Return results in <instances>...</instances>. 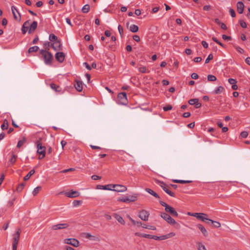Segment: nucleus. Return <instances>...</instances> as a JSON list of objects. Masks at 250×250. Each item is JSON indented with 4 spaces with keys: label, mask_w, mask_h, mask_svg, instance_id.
Listing matches in <instances>:
<instances>
[{
    "label": "nucleus",
    "mask_w": 250,
    "mask_h": 250,
    "mask_svg": "<svg viewBox=\"0 0 250 250\" xmlns=\"http://www.w3.org/2000/svg\"><path fill=\"white\" fill-rule=\"evenodd\" d=\"M35 171L34 169L31 170L29 172V173L26 176H24L23 180L24 181L28 180L30 178V177L35 173Z\"/></svg>",
    "instance_id": "obj_29"
},
{
    "label": "nucleus",
    "mask_w": 250,
    "mask_h": 250,
    "mask_svg": "<svg viewBox=\"0 0 250 250\" xmlns=\"http://www.w3.org/2000/svg\"><path fill=\"white\" fill-rule=\"evenodd\" d=\"M118 103L121 104L126 105L128 103L126 94L125 92H121L117 96Z\"/></svg>",
    "instance_id": "obj_5"
},
{
    "label": "nucleus",
    "mask_w": 250,
    "mask_h": 250,
    "mask_svg": "<svg viewBox=\"0 0 250 250\" xmlns=\"http://www.w3.org/2000/svg\"><path fill=\"white\" fill-rule=\"evenodd\" d=\"M157 183L159 184L160 186L167 194L171 197H175V194L169 189V187L167 185L163 182L159 181H158Z\"/></svg>",
    "instance_id": "obj_7"
},
{
    "label": "nucleus",
    "mask_w": 250,
    "mask_h": 250,
    "mask_svg": "<svg viewBox=\"0 0 250 250\" xmlns=\"http://www.w3.org/2000/svg\"><path fill=\"white\" fill-rule=\"evenodd\" d=\"M213 58V55L212 54H210L208 55V57L206 59L205 61V63H208L209 62V61L212 60Z\"/></svg>",
    "instance_id": "obj_47"
},
{
    "label": "nucleus",
    "mask_w": 250,
    "mask_h": 250,
    "mask_svg": "<svg viewBox=\"0 0 250 250\" xmlns=\"http://www.w3.org/2000/svg\"><path fill=\"white\" fill-rule=\"evenodd\" d=\"M172 181L174 183H180V184H187V183H190L192 182V181L182 180H172Z\"/></svg>",
    "instance_id": "obj_32"
},
{
    "label": "nucleus",
    "mask_w": 250,
    "mask_h": 250,
    "mask_svg": "<svg viewBox=\"0 0 250 250\" xmlns=\"http://www.w3.org/2000/svg\"><path fill=\"white\" fill-rule=\"evenodd\" d=\"M80 193L78 191L71 190L70 192H66L65 195L69 198H75L79 196Z\"/></svg>",
    "instance_id": "obj_17"
},
{
    "label": "nucleus",
    "mask_w": 250,
    "mask_h": 250,
    "mask_svg": "<svg viewBox=\"0 0 250 250\" xmlns=\"http://www.w3.org/2000/svg\"><path fill=\"white\" fill-rule=\"evenodd\" d=\"M42 187H37L36 188H34V189L33 191V194L34 196H36L39 192L41 190Z\"/></svg>",
    "instance_id": "obj_41"
},
{
    "label": "nucleus",
    "mask_w": 250,
    "mask_h": 250,
    "mask_svg": "<svg viewBox=\"0 0 250 250\" xmlns=\"http://www.w3.org/2000/svg\"><path fill=\"white\" fill-rule=\"evenodd\" d=\"M38 23L36 21H34L30 25V28L28 30V34L33 33L37 28Z\"/></svg>",
    "instance_id": "obj_18"
},
{
    "label": "nucleus",
    "mask_w": 250,
    "mask_h": 250,
    "mask_svg": "<svg viewBox=\"0 0 250 250\" xmlns=\"http://www.w3.org/2000/svg\"><path fill=\"white\" fill-rule=\"evenodd\" d=\"M51 43H50V42H44L43 44V46L45 49V50H46L47 51L49 50V46H51Z\"/></svg>",
    "instance_id": "obj_45"
},
{
    "label": "nucleus",
    "mask_w": 250,
    "mask_h": 250,
    "mask_svg": "<svg viewBox=\"0 0 250 250\" xmlns=\"http://www.w3.org/2000/svg\"><path fill=\"white\" fill-rule=\"evenodd\" d=\"M160 216L164 220L167 221V223L170 225L176 224L175 220L166 212H161Z\"/></svg>",
    "instance_id": "obj_6"
},
{
    "label": "nucleus",
    "mask_w": 250,
    "mask_h": 250,
    "mask_svg": "<svg viewBox=\"0 0 250 250\" xmlns=\"http://www.w3.org/2000/svg\"><path fill=\"white\" fill-rule=\"evenodd\" d=\"M219 25H220V27L222 29H224V30L227 29V27L224 23L222 22Z\"/></svg>",
    "instance_id": "obj_63"
},
{
    "label": "nucleus",
    "mask_w": 250,
    "mask_h": 250,
    "mask_svg": "<svg viewBox=\"0 0 250 250\" xmlns=\"http://www.w3.org/2000/svg\"><path fill=\"white\" fill-rule=\"evenodd\" d=\"M17 157V156H16L14 154H12V158L10 159V162L12 164H14L15 163L16 161Z\"/></svg>",
    "instance_id": "obj_50"
},
{
    "label": "nucleus",
    "mask_w": 250,
    "mask_h": 250,
    "mask_svg": "<svg viewBox=\"0 0 250 250\" xmlns=\"http://www.w3.org/2000/svg\"><path fill=\"white\" fill-rule=\"evenodd\" d=\"M81 203V201L74 200L73 202V205L74 207H77V206H79V205H80Z\"/></svg>",
    "instance_id": "obj_54"
},
{
    "label": "nucleus",
    "mask_w": 250,
    "mask_h": 250,
    "mask_svg": "<svg viewBox=\"0 0 250 250\" xmlns=\"http://www.w3.org/2000/svg\"><path fill=\"white\" fill-rule=\"evenodd\" d=\"M40 53L42 55L46 64L51 65L52 63L53 56L51 52L46 50L42 49L40 50Z\"/></svg>",
    "instance_id": "obj_2"
},
{
    "label": "nucleus",
    "mask_w": 250,
    "mask_h": 250,
    "mask_svg": "<svg viewBox=\"0 0 250 250\" xmlns=\"http://www.w3.org/2000/svg\"><path fill=\"white\" fill-rule=\"evenodd\" d=\"M212 40L214 42H216L217 44H218L219 45H220L222 47H225V46L223 43H222L216 38L213 37L212 38Z\"/></svg>",
    "instance_id": "obj_44"
},
{
    "label": "nucleus",
    "mask_w": 250,
    "mask_h": 250,
    "mask_svg": "<svg viewBox=\"0 0 250 250\" xmlns=\"http://www.w3.org/2000/svg\"><path fill=\"white\" fill-rule=\"evenodd\" d=\"M145 190L147 192L149 193L150 194H151V195H153V196H154L155 198H160L159 195L157 193H156L155 191H154L153 190H152L151 189L149 188H146L145 189Z\"/></svg>",
    "instance_id": "obj_25"
},
{
    "label": "nucleus",
    "mask_w": 250,
    "mask_h": 250,
    "mask_svg": "<svg viewBox=\"0 0 250 250\" xmlns=\"http://www.w3.org/2000/svg\"><path fill=\"white\" fill-rule=\"evenodd\" d=\"M208 80L210 82H213L216 80V77L212 75H208L207 76Z\"/></svg>",
    "instance_id": "obj_42"
},
{
    "label": "nucleus",
    "mask_w": 250,
    "mask_h": 250,
    "mask_svg": "<svg viewBox=\"0 0 250 250\" xmlns=\"http://www.w3.org/2000/svg\"><path fill=\"white\" fill-rule=\"evenodd\" d=\"M115 218L121 224H122V225L125 224V221H124L123 218L122 216H121L120 215L115 214Z\"/></svg>",
    "instance_id": "obj_27"
},
{
    "label": "nucleus",
    "mask_w": 250,
    "mask_h": 250,
    "mask_svg": "<svg viewBox=\"0 0 250 250\" xmlns=\"http://www.w3.org/2000/svg\"><path fill=\"white\" fill-rule=\"evenodd\" d=\"M202 61V58L200 57H195L194 59V61L195 62H199Z\"/></svg>",
    "instance_id": "obj_61"
},
{
    "label": "nucleus",
    "mask_w": 250,
    "mask_h": 250,
    "mask_svg": "<svg viewBox=\"0 0 250 250\" xmlns=\"http://www.w3.org/2000/svg\"><path fill=\"white\" fill-rule=\"evenodd\" d=\"M25 142H26V139L25 138H23V139L22 140H20L18 142V144L17 146V147L20 148L21 146H23V145L25 143Z\"/></svg>",
    "instance_id": "obj_39"
},
{
    "label": "nucleus",
    "mask_w": 250,
    "mask_h": 250,
    "mask_svg": "<svg viewBox=\"0 0 250 250\" xmlns=\"http://www.w3.org/2000/svg\"><path fill=\"white\" fill-rule=\"evenodd\" d=\"M49 40L51 42H54V43L51 44V47L56 51L61 50V42L60 40H58V37L53 34L49 35Z\"/></svg>",
    "instance_id": "obj_1"
},
{
    "label": "nucleus",
    "mask_w": 250,
    "mask_h": 250,
    "mask_svg": "<svg viewBox=\"0 0 250 250\" xmlns=\"http://www.w3.org/2000/svg\"><path fill=\"white\" fill-rule=\"evenodd\" d=\"M139 71L143 73H148V71H146V68L145 66H142L139 68Z\"/></svg>",
    "instance_id": "obj_46"
},
{
    "label": "nucleus",
    "mask_w": 250,
    "mask_h": 250,
    "mask_svg": "<svg viewBox=\"0 0 250 250\" xmlns=\"http://www.w3.org/2000/svg\"><path fill=\"white\" fill-rule=\"evenodd\" d=\"M118 28L119 32L121 37H122V36L123 35V33H124L123 28L121 25H119L118 26Z\"/></svg>",
    "instance_id": "obj_49"
},
{
    "label": "nucleus",
    "mask_w": 250,
    "mask_h": 250,
    "mask_svg": "<svg viewBox=\"0 0 250 250\" xmlns=\"http://www.w3.org/2000/svg\"><path fill=\"white\" fill-rule=\"evenodd\" d=\"M197 227L201 230L205 236L206 237L208 235V231L204 226L201 224H198L197 225Z\"/></svg>",
    "instance_id": "obj_22"
},
{
    "label": "nucleus",
    "mask_w": 250,
    "mask_h": 250,
    "mask_svg": "<svg viewBox=\"0 0 250 250\" xmlns=\"http://www.w3.org/2000/svg\"><path fill=\"white\" fill-rule=\"evenodd\" d=\"M228 81L229 83L231 85L236 84L237 83V81L235 79L232 78L229 79Z\"/></svg>",
    "instance_id": "obj_51"
},
{
    "label": "nucleus",
    "mask_w": 250,
    "mask_h": 250,
    "mask_svg": "<svg viewBox=\"0 0 250 250\" xmlns=\"http://www.w3.org/2000/svg\"><path fill=\"white\" fill-rule=\"evenodd\" d=\"M197 249L198 250H207L205 246L201 242H196Z\"/></svg>",
    "instance_id": "obj_33"
},
{
    "label": "nucleus",
    "mask_w": 250,
    "mask_h": 250,
    "mask_svg": "<svg viewBox=\"0 0 250 250\" xmlns=\"http://www.w3.org/2000/svg\"><path fill=\"white\" fill-rule=\"evenodd\" d=\"M235 49L237 50L238 52L239 53L243 54L244 52V50L242 48L238 46H234Z\"/></svg>",
    "instance_id": "obj_53"
},
{
    "label": "nucleus",
    "mask_w": 250,
    "mask_h": 250,
    "mask_svg": "<svg viewBox=\"0 0 250 250\" xmlns=\"http://www.w3.org/2000/svg\"><path fill=\"white\" fill-rule=\"evenodd\" d=\"M248 134H249L247 131H244L240 133V136H241L242 138H246L248 136Z\"/></svg>",
    "instance_id": "obj_48"
},
{
    "label": "nucleus",
    "mask_w": 250,
    "mask_h": 250,
    "mask_svg": "<svg viewBox=\"0 0 250 250\" xmlns=\"http://www.w3.org/2000/svg\"><path fill=\"white\" fill-rule=\"evenodd\" d=\"M75 87L76 89L79 91L81 92L83 90V83L82 81H76V83L75 84Z\"/></svg>",
    "instance_id": "obj_20"
},
{
    "label": "nucleus",
    "mask_w": 250,
    "mask_h": 250,
    "mask_svg": "<svg viewBox=\"0 0 250 250\" xmlns=\"http://www.w3.org/2000/svg\"><path fill=\"white\" fill-rule=\"evenodd\" d=\"M210 223H211L213 225V227L215 228H218L221 227V224L219 222L215 221L211 219H208V221L207 222V223L209 224Z\"/></svg>",
    "instance_id": "obj_23"
},
{
    "label": "nucleus",
    "mask_w": 250,
    "mask_h": 250,
    "mask_svg": "<svg viewBox=\"0 0 250 250\" xmlns=\"http://www.w3.org/2000/svg\"><path fill=\"white\" fill-rule=\"evenodd\" d=\"M210 7H211L210 5H206L203 7V10L205 11H208L210 9Z\"/></svg>",
    "instance_id": "obj_64"
},
{
    "label": "nucleus",
    "mask_w": 250,
    "mask_h": 250,
    "mask_svg": "<svg viewBox=\"0 0 250 250\" xmlns=\"http://www.w3.org/2000/svg\"><path fill=\"white\" fill-rule=\"evenodd\" d=\"M224 90L225 89L223 86H219L214 90V93L215 94H219L222 93Z\"/></svg>",
    "instance_id": "obj_30"
},
{
    "label": "nucleus",
    "mask_w": 250,
    "mask_h": 250,
    "mask_svg": "<svg viewBox=\"0 0 250 250\" xmlns=\"http://www.w3.org/2000/svg\"><path fill=\"white\" fill-rule=\"evenodd\" d=\"M172 108V106L171 105H168L167 106H164L163 107V110L165 111H167L168 110H171Z\"/></svg>",
    "instance_id": "obj_56"
},
{
    "label": "nucleus",
    "mask_w": 250,
    "mask_h": 250,
    "mask_svg": "<svg viewBox=\"0 0 250 250\" xmlns=\"http://www.w3.org/2000/svg\"><path fill=\"white\" fill-rule=\"evenodd\" d=\"M138 196V194L135 193L132 195L128 196V197L129 198L130 202H133L137 201Z\"/></svg>",
    "instance_id": "obj_28"
},
{
    "label": "nucleus",
    "mask_w": 250,
    "mask_h": 250,
    "mask_svg": "<svg viewBox=\"0 0 250 250\" xmlns=\"http://www.w3.org/2000/svg\"><path fill=\"white\" fill-rule=\"evenodd\" d=\"M25 185V183H22L21 184H20L17 188L16 190L18 192H21L23 188H24V186Z\"/></svg>",
    "instance_id": "obj_37"
},
{
    "label": "nucleus",
    "mask_w": 250,
    "mask_h": 250,
    "mask_svg": "<svg viewBox=\"0 0 250 250\" xmlns=\"http://www.w3.org/2000/svg\"><path fill=\"white\" fill-rule=\"evenodd\" d=\"M199 101L198 99H192L188 101V104L190 105H195Z\"/></svg>",
    "instance_id": "obj_43"
},
{
    "label": "nucleus",
    "mask_w": 250,
    "mask_h": 250,
    "mask_svg": "<svg viewBox=\"0 0 250 250\" xmlns=\"http://www.w3.org/2000/svg\"><path fill=\"white\" fill-rule=\"evenodd\" d=\"M113 187H114V185H113V184H109V185H105V186L98 185L97 186V188L99 189L112 190L113 189L112 188H113Z\"/></svg>",
    "instance_id": "obj_16"
},
{
    "label": "nucleus",
    "mask_w": 250,
    "mask_h": 250,
    "mask_svg": "<svg viewBox=\"0 0 250 250\" xmlns=\"http://www.w3.org/2000/svg\"><path fill=\"white\" fill-rule=\"evenodd\" d=\"M159 203L161 206L165 208V210L167 212L169 213L173 217H177L178 216L177 212L173 208L169 206L167 203L162 201H160Z\"/></svg>",
    "instance_id": "obj_3"
},
{
    "label": "nucleus",
    "mask_w": 250,
    "mask_h": 250,
    "mask_svg": "<svg viewBox=\"0 0 250 250\" xmlns=\"http://www.w3.org/2000/svg\"><path fill=\"white\" fill-rule=\"evenodd\" d=\"M149 216L148 211L146 210L142 209L139 212V217L141 220L146 221L148 220Z\"/></svg>",
    "instance_id": "obj_10"
},
{
    "label": "nucleus",
    "mask_w": 250,
    "mask_h": 250,
    "mask_svg": "<svg viewBox=\"0 0 250 250\" xmlns=\"http://www.w3.org/2000/svg\"><path fill=\"white\" fill-rule=\"evenodd\" d=\"M68 226L69 225L67 223L59 224L52 226V229L53 230L67 228Z\"/></svg>",
    "instance_id": "obj_15"
},
{
    "label": "nucleus",
    "mask_w": 250,
    "mask_h": 250,
    "mask_svg": "<svg viewBox=\"0 0 250 250\" xmlns=\"http://www.w3.org/2000/svg\"><path fill=\"white\" fill-rule=\"evenodd\" d=\"M191 77L193 79H197L198 78V75L197 73H193L191 75Z\"/></svg>",
    "instance_id": "obj_60"
},
{
    "label": "nucleus",
    "mask_w": 250,
    "mask_h": 250,
    "mask_svg": "<svg viewBox=\"0 0 250 250\" xmlns=\"http://www.w3.org/2000/svg\"><path fill=\"white\" fill-rule=\"evenodd\" d=\"M244 5L242 1L237 3V11L239 14H242L244 11Z\"/></svg>",
    "instance_id": "obj_19"
},
{
    "label": "nucleus",
    "mask_w": 250,
    "mask_h": 250,
    "mask_svg": "<svg viewBox=\"0 0 250 250\" xmlns=\"http://www.w3.org/2000/svg\"><path fill=\"white\" fill-rule=\"evenodd\" d=\"M11 10L14 19L18 21H20L21 16L17 9L14 6H12Z\"/></svg>",
    "instance_id": "obj_11"
},
{
    "label": "nucleus",
    "mask_w": 250,
    "mask_h": 250,
    "mask_svg": "<svg viewBox=\"0 0 250 250\" xmlns=\"http://www.w3.org/2000/svg\"><path fill=\"white\" fill-rule=\"evenodd\" d=\"M39 48L38 46H34L32 47H30L28 49V52L29 53H31L32 52H37L39 50Z\"/></svg>",
    "instance_id": "obj_36"
},
{
    "label": "nucleus",
    "mask_w": 250,
    "mask_h": 250,
    "mask_svg": "<svg viewBox=\"0 0 250 250\" xmlns=\"http://www.w3.org/2000/svg\"><path fill=\"white\" fill-rule=\"evenodd\" d=\"M117 201L122 202H124V203H130L128 196H126V197H123V198H119L117 199Z\"/></svg>",
    "instance_id": "obj_35"
},
{
    "label": "nucleus",
    "mask_w": 250,
    "mask_h": 250,
    "mask_svg": "<svg viewBox=\"0 0 250 250\" xmlns=\"http://www.w3.org/2000/svg\"><path fill=\"white\" fill-rule=\"evenodd\" d=\"M239 23H240V24L242 28H246L247 27V24H246V23L244 21H243V20H240L239 21Z\"/></svg>",
    "instance_id": "obj_52"
},
{
    "label": "nucleus",
    "mask_w": 250,
    "mask_h": 250,
    "mask_svg": "<svg viewBox=\"0 0 250 250\" xmlns=\"http://www.w3.org/2000/svg\"><path fill=\"white\" fill-rule=\"evenodd\" d=\"M114 187H113V188H115L113 189V191L122 192L127 190V188L125 186L121 185H114Z\"/></svg>",
    "instance_id": "obj_12"
},
{
    "label": "nucleus",
    "mask_w": 250,
    "mask_h": 250,
    "mask_svg": "<svg viewBox=\"0 0 250 250\" xmlns=\"http://www.w3.org/2000/svg\"><path fill=\"white\" fill-rule=\"evenodd\" d=\"M133 39L134 41H135L136 42H139L140 41V37L138 35H134L133 36Z\"/></svg>",
    "instance_id": "obj_58"
},
{
    "label": "nucleus",
    "mask_w": 250,
    "mask_h": 250,
    "mask_svg": "<svg viewBox=\"0 0 250 250\" xmlns=\"http://www.w3.org/2000/svg\"><path fill=\"white\" fill-rule=\"evenodd\" d=\"M142 227L145 229H147L151 230H156V228L155 226H149L146 225V224H144L142 226Z\"/></svg>",
    "instance_id": "obj_40"
},
{
    "label": "nucleus",
    "mask_w": 250,
    "mask_h": 250,
    "mask_svg": "<svg viewBox=\"0 0 250 250\" xmlns=\"http://www.w3.org/2000/svg\"><path fill=\"white\" fill-rule=\"evenodd\" d=\"M91 178L94 180H97L101 179V177L96 175H93L91 176Z\"/></svg>",
    "instance_id": "obj_57"
},
{
    "label": "nucleus",
    "mask_w": 250,
    "mask_h": 250,
    "mask_svg": "<svg viewBox=\"0 0 250 250\" xmlns=\"http://www.w3.org/2000/svg\"><path fill=\"white\" fill-rule=\"evenodd\" d=\"M64 243L65 244H69L72 245L75 247H78L79 246V241L75 238H66L64 240Z\"/></svg>",
    "instance_id": "obj_8"
},
{
    "label": "nucleus",
    "mask_w": 250,
    "mask_h": 250,
    "mask_svg": "<svg viewBox=\"0 0 250 250\" xmlns=\"http://www.w3.org/2000/svg\"><path fill=\"white\" fill-rule=\"evenodd\" d=\"M83 65L85 66V67L88 70H90L91 69V67L89 65V64L86 62H83Z\"/></svg>",
    "instance_id": "obj_62"
},
{
    "label": "nucleus",
    "mask_w": 250,
    "mask_h": 250,
    "mask_svg": "<svg viewBox=\"0 0 250 250\" xmlns=\"http://www.w3.org/2000/svg\"><path fill=\"white\" fill-rule=\"evenodd\" d=\"M192 215L195 217L198 220H200L206 223L208 220V218L206 217L208 216L207 214L204 213H193Z\"/></svg>",
    "instance_id": "obj_9"
},
{
    "label": "nucleus",
    "mask_w": 250,
    "mask_h": 250,
    "mask_svg": "<svg viewBox=\"0 0 250 250\" xmlns=\"http://www.w3.org/2000/svg\"><path fill=\"white\" fill-rule=\"evenodd\" d=\"M30 24L29 21H26L24 22L22 25L21 31L23 34H25L27 32V29H28V26Z\"/></svg>",
    "instance_id": "obj_21"
},
{
    "label": "nucleus",
    "mask_w": 250,
    "mask_h": 250,
    "mask_svg": "<svg viewBox=\"0 0 250 250\" xmlns=\"http://www.w3.org/2000/svg\"><path fill=\"white\" fill-rule=\"evenodd\" d=\"M55 59L59 62H62L65 58V54L62 52H59L55 54Z\"/></svg>",
    "instance_id": "obj_13"
},
{
    "label": "nucleus",
    "mask_w": 250,
    "mask_h": 250,
    "mask_svg": "<svg viewBox=\"0 0 250 250\" xmlns=\"http://www.w3.org/2000/svg\"><path fill=\"white\" fill-rule=\"evenodd\" d=\"M41 138H40L39 140H37L36 142L37 146V153L40 155H42V157L39 156V159H42L45 155V150L46 147L44 146H42V143H41Z\"/></svg>",
    "instance_id": "obj_4"
},
{
    "label": "nucleus",
    "mask_w": 250,
    "mask_h": 250,
    "mask_svg": "<svg viewBox=\"0 0 250 250\" xmlns=\"http://www.w3.org/2000/svg\"><path fill=\"white\" fill-rule=\"evenodd\" d=\"M135 235L137 236H140V237L147 238H149V239H151V237H152V235H151V234L141 233L139 232L135 233Z\"/></svg>",
    "instance_id": "obj_26"
},
{
    "label": "nucleus",
    "mask_w": 250,
    "mask_h": 250,
    "mask_svg": "<svg viewBox=\"0 0 250 250\" xmlns=\"http://www.w3.org/2000/svg\"><path fill=\"white\" fill-rule=\"evenodd\" d=\"M229 13L232 17L234 18L235 17V16H236L235 12V11L233 9L230 8L229 10Z\"/></svg>",
    "instance_id": "obj_55"
},
{
    "label": "nucleus",
    "mask_w": 250,
    "mask_h": 250,
    "mask_svg": "<svg viewBox=\"0 0 250 250\" xmlns=\"http://www.w3.org/2000/svg\"><path fill=\"white\" fill-rule=\"evenodd\" d=\"M222 38L224 40H230L231 39V37L230 36H228L226 35H223Z\"/></svg>",
    "instance_id": "obj_59"
},
{
    "label": "nucleus",
    "mask_w": 250,
    "mask_h": 250,
    "mask_svg": "<svg viewBox=\"0 0 250 250\" xmlns=\"http://www.w3.org/2000/svg\"><path fill=\"white\" fill-rule=\"evenodd\" d=\"M129 29L132 32L136 33L138 31L139 27L135 24H132L130 26Z\"/></svg>",
    "instance_id": "obj_34"
},
{
    "label": "nucleus",
    "mask_w": 250,
    "mask_h": 250,
    "mask_svg": "<svg viewBox=\"0 0 250 250\" xmlns=\"http://www.w3.org/2000/svg\"><path fill=\"white\" fill-rule=\"evenodd\" d=\"M8 122L6 119L4 120L3 124L1 125V128L4 130L7 129L8 127Z\"/></svg>",
    "instance_id": "obj_31"
},
{
    "label": "nucleus",
    "mask_w": 250,
    "mask_h": 250,
    "mask_svg": "<svg viewBox=\"0 0 250 250\" xmlns=\"http://www.w3.org/2000/svg\"><path fill=\"white\" fill-rule=\"evenodd\" d=\"M21 233V229H20V228L18 229H17V231L15 232V233L13 235V243H17V244L19 243Z\"/></svg>",
    "instance_id": "obj_14"
},
{
    "label": "nucleus",
    "mask_w": 250,
    "mask_h": 250,
    "mask_svg": "<svg viewBox=\"0 0 250 250\" xmlns=\"http://www.w3.org/2000/svg\"><path fill=\"white\" fill-rule=\"evenodd\" d=\"M50 86L51 88L55 90L56 92H61L62 91V88L59 85H56L55 83H50Z\"/></svg>",
    "instance_id": "obj_24"
},
{
    "label": "nucleus",
    "mask_w": 250,
    "mask_h": 250,
    "mask_svg": "<svg viewBox=\"0 0 250 250\" xmlns=\"http://www.w3.org/2000/svg\"><path fill=\"white\" fill-rule=\"evenodd\" d=\"M90 6L88 4H85L84 5L82 9V12L83 13H87L89 11Z\"/></svg>",
    "instance_id": "obj_38"
}]
</instances>
